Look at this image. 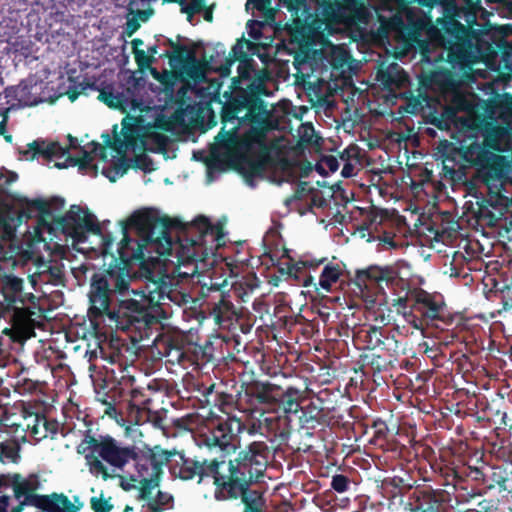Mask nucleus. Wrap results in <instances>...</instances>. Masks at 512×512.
Masks as SVG:
<instances>
[{
  "label": "nucleus",
  "mask_w": 512,
  "mask_h": 512,
  "mask_svg": "<svg viewBox=\"0 0 512 512\" xmlns=\"http://www.w3.org/2000/svg\"><path fill=\"white\" fill-rule=\"evenodd\" d=\"M145 289L132 290L140 299H124L130 291L131 276L123 269L114 270L111 267L95 272L90 279L88 298L90 320L108 319L116 327L125 331H139L148 334L152 325L159 323L163 300L180 304L185 295L177 291V283L167 273H158L146 269Z\"/></svg>",
  "instance_id": "1"
},
{
  "label": "nucleus",
  "mask_w": 512,
  "mask_h": 512,
  "mask_svg": "<svg viewBox=\"0 0 512 512\" xmlns=\"http://www.w3.org/2000/svg\"><path fill=\"white\" fill-rule=\"evenodd\" d=\"M238 62V75L232 78L230 92L224 94L226 101L221 108L223 127L216 139L228 141L239 127L249 126L244 142L263 146L267 135L279 127L275 106L265 100L272 95L266 84L268 76L255 69L252 58Z\"/></svg>",
  "instance_id": "2"
},
{
  "label": "nucleus",
  "mask_w": 512,
  "mask_h": 512,
  "mask_svg": "<svg viewBox=\"0 0 512 512\" xmlns=\"http://www.w3.org/2000/svg\"><path fill=\"white\" fill-rule=\"evenodd\" d=\"M393 5L384 3L392 12L389 17L379 15L380 30L393 33L407 48L427 50L428 42L422 36L436 31L448 22L476 24L480 0H392Z\"/></svg>",
  "instance_id": "3"
},
{
  "label": "nucleus",
  "mask_w": 512,
  "mask_h": 512,
  "mask_svg": "<svg viewBox=\"0 0 512 512\" xmlns=\"http://www.w3.org/2000/svg\"><path fill=\"white\" fill-rule=\"evenodd\" d=\"M476 24L448 22V27L439 28L436 31L424 34V41L428 42L427 50L422 53L427 57L430 45L442 48L447 53V62L450 69H436L427 77L431 87L440 93H454L465 83L473 80V65L484 63V57L489 54L483 53Z\"/></svg>",
  "instance_id": "4"
},
{
  "label": "nucleus",
  "mask_w": 512,
  "mask_h": 512,
  "mask_svg": "<svg viewBox=\"0 0 512 512\" xmlns=\"http://www.w3.org/2000/svg\"><path fill=\"white\" fill-rule=\"evenodd\" d=\"M182 227V221L177 218L159 217L151 211L135 212L127 221L121 222L123 238L118 244V257L109 267L123 269L130 275L129 268L137 261L142 269H146L144 249L147 247L158 256H172L175 250L172 228Z\"/></svg>",
  "instance_id": "5"
},
{
  "label": "nucleus",
  "mask_w": 512,
  "mask_h": 512,
  "mask_svg": "<svg viewBox=\"0 0 512 512\" xmlns=\"http://www.w3.org/2000/svg\"><path fill=\"white\" fill-rule=\"evenodd\" d=\"M439 152L442 156L444 175L452 180L461 179L467 167H475L477 175L487 189L503 188L507 175V162L504 156L499 155L492 147L486 144L485 139L479 142L478 138L459 146L444 141Z\"/></svg>",
  "instance_id": "6"
},
{
  "label": "nucleus",
  "mask_w": 512,
  "mask_h": 512,
  "mask_svg": "<svg viewBox=\"0 0 512 512\" xmlns=\"http://www.w3.org/2000/svg\"><path fill=\"white\" fill-rule=\"evenodd\" d=\"M182 228H172L177 232L174 241L179 264L194 262L214 263L215 248L224 237L221 224H212L205 216H198L191 225L182 222Z\"/></svg>",
  "instance_id": "7"
},
{
  "label": "nucleus",
  "mask_w": 512,
  "mask_h": 512,
  "mask_svg": "<svg viewBox=\"0 0 512 512\" xmlns=\"http://www.w3.org/2000/svg\"><path fill=\"white\" fill-rule=\"evenodd\" d=\"M271 457V448L264 441H253L240 450L234 459L218 458L219 474L217 486L228 485L231 491L259 482L266 472Z\"/></svg>",
  "instance_id": "8"
},
{
  "label": "nucleus",
  "mask_w": 512,
  "mask_h": 512,
  "mask_svg": "<svg viewBox=\"0 0 512 512\" xmlns=\"http://www.w3.org/2000/svg\"><path fill=\"white\" fill-rule=\"evenodd\" d=\"M480 112L472 122L479 127V136L497 152H512V95L495 93L482 101Z\"/></svg>",
  "instance_id": "9"
},
{
  "label": "nucleus",
  "mask_w": 512,
  "mask_h": 512,
  "mask_svg": "<svg viewBox=\"0 0 512 512\" xmlns=\"http://www.w3.org/2000/svg\"><path fill=\"white\" fill-rule=\"evenodd\" d=\"M77 452L84 455L91 474L107 480L112 477V474L109 473L104 463L115 469L123 470L131 462L134 445L124 446L110 435L95 437L90 434V431H87L77 447Z\"/></svg>",
  "instance_id": "10"
},
{
  "label": "nucleus",
  "mask_w": 512,
  "mask_h": 512,
  "mask_svg": "<svg viewBox=\"0 0 512 512\" xmlns=\"http://www.w3.org/2000/svg\"><path fill=\"white\" fill-rule=\"evenodd\" d=\"M301 391L295 387L284 390L269 381L252 380L242 384L241 403L244 411L252 416H263L266 412L283 406L286 412H297L300 405Z\"/></svg>",
  "instance_id": "11"
},
{
  "label": "nucleus",
  "mask_w": 512,
  "mask_h": 512,
  "mask_svg": "<svg viewBox=\"0 0 512 512\" xmlns=\"http://www.w3.org/2000/svg\"><path fill=\"white\" fill-rule=\"evenodd\" d=\"M82 156L76 157L69 154V148H64L59 142H47L42 138H38L27 144V149L19 150V154L23 155L27 160H34L42 157L47 162L54 159L64 158V161L55 162L54 166L58 169L77 166L80 172L94 170L97 172V166L93 164V156L81 148Z\"/></svg>",
  "instance_id": "12"
},
{
  "label": "nucleus",
  "mask_w": 512,
  "mask_h": 512,
  "mask_svg": "<svg viewBox=\"0 0 512 512\" xmlns=\"http://www.w3.org/2000/svg\"><path fill=\"white\" fill-rule=\"evenodd\" d=\"M477 34L483 53L489 55L484 57V64L492 67L498 64L499 77L508 84L512 81V43L505 40L501 32L491 24H478Z\"/></svg>",
  "instance_id": "13"
},
{
  "label": "nucleus",
  "mask_w": 512,
  "mask_h": 512,
  "mask_svg": "<svg viewBox=\"0 0 512 512\" xmlns=\"http://www.w3.org/2000/svg\"><path fill=\"white\" fill-rule=\"evenodd\" d=\"M168 456L167 449L158 445L145 449L134 446V455L131 457V461L134 463L136 475H133L131 480L139 482L141 497H148L149 489H155L160 485L163 466L167 465Z\"/></svg>",
  "instance_id": "14"
},
{
  "label": "nucleus",
  "mask_w": 512,
  "mask_h": 512,
  "mask_svg": "<svg viewBox=\"0 0 512 512\" xmlns=\"http://www.w3.org/2000/svg\"><path fill=\"white\" fill-rule=\"evenodd\" d=\"M169 454L167 467L174 477L189 481L197 478V483L203 482L207 478L213 479L215 489H217L216 477H220L218 458H191L187 457L183 451L167 450Z\"/></svg>",
  "instance_id": "15"
},
{
  "label": "nucleus",
  "mask_w": 512,
  "mask_h": 512,
  "mask_svg": "<svg viewBox=\"0 0 512 512\" xmlns=\"http://www.w3.org/2000/svg\"><path fill=\"white\" fill-rule=\"evenodd\" d=\"M57 229L70 237L74 243H83L87 240V233L101 234V227L97 219L88 209L79 205H72L69 211L54 220Z\"/></svg>",
  "instance_id": "16"
},
{
  "label": "nucleus",
  "mask_w": 512,
  "mask_h": 512,
  "mask_svg": "<svg viewBox=\"0 0 512 512\" xmlns=\"http://www.w3.org/2000/svg\"><path fill=\"white\" fill-rule=\"evenodd\" d=\"M22 421L11 427L15 436L22 442H27L29 435L36 443L50 437L54 439L59 430V423L54 419H48L45 414L34 412L31 408L23 407L21 410Z\"/></svg>",
  "instance_id": "17"
},
{
  "label": "nucleus",
  "mask_w": 512,
  "mask_h": 512,
  "mask_svg": "<svg viewBox=\"0 0 512 512\" xmlns=\"http://www.w3.org/2000/svg\"><path fill=\"white\" fill-rule=\"evenodd\" d=\"M242 426V421L236 417L212 420L199 434L200 443L207 446L209 449L219 448L222 451L234 450L236 448L234 440Z\"/></svg>",
  "instance_id": "18"
},
{
  "label": "nucleus",
  "mask_w": 512,
  "mask_h": 512,
  "mask_svg": "<svg viewBox=\"0 0 512 512\" xmlns=\"http://www.w3.org/2000/svg\"><path fill=\"white\" fill-rule=\"evenodd\" d=\"M316 13L326 25L347 24L364 14V0H313Z\"/></svg>",
  "instance_id": "19"
},
{
  "label": "nucleus",
  "mask_w": 512,
  "mask_h": 512,
  "mask_svg": "<svg viewBox=\"0 0 512 512\" xmlns=\"http://www.w3.org/2000/svg\"><path fill=\"white\" fill-rule=\"evenodd\" d=\"M449 501V492L430 485H417L409 494L407 505L412 512H446Z\"/></svg>",
  "instance_id": "20"
},
{
  "label": "nucleus",
  "mask_w": 512,
  "mask_h": 512,
  "mask_svg": "<svg viewBox=\"0 0 512 512\" xmlns=\"http://www.w3.org/2000/svg\"><path fill=\"white\" fill-rule=\"evenodd\" d=\"M354 282L359 288L367 287L368 282L375 283L382 288V283H385L395 293L408 287V283L400 277L398 270L392 266L371 265L366 269L357 270Z\"/></svg>",
  "instance_id": "21"
},
{
  "label": "nucleus",
  "mask_w": 512,
  "mask_h": 512,
  "mask_svg": "<svg viewBox=\"0 0 512 512\" xmlns=\"http://www.w3.org/2000/svg\"><path fill=\"white\" fill-rule=\"evenodd\" d=\"M502 188L487 189L486 197L477 201L475 215L479 220L486 221L489 225H496L505 217L512 205V199L501 193Z\"/></svg>",
  "instance_id": "22"
},
{
  "label": "nucleus",
  "mask_w": 512,
  "mask_h": 512,
  "mask_svg": "<svg viewBox=\"0 0 512 512\" xmlns=\"http://www.w3.org/2000/svg\"><path fill=\"white\" fill-rule=\"evenodd\" d=\"M251 486L240 487L234 491H231L228 485H219L217 489H214V498L217 501L236 500L241 498L244 509L243 512H267L266 511V499L264 493L257 489H251Z\"/></svg>",
  "instance_id": "23"
},
{
  "label": "nucleus",
  "mask_w": 512,
  "mask_h": 512,
  "mask_svg": "<svg viewBox=\"0 0 512 512\" xmlns=\"http://www.w3.org/2000/svg\"><path fill=\"white\" fill-rule=\"evenodd\" d=\"M14 496L16 499H27V498H37L39 499V503L37 504V508L40 510H55L56 506L52 502L53 498L59 495L58 493H51L48 495L37 494L36 492L39 490L41 483L38 475L30 474L28 477L23 478L19 474H15L12 483H11Z\"/></svg>",
  "instance_id": "24"
},
{
  "label": "nucleus",
  "mask_w": 512,
  "mask_h": 512,
  "mask_svg": "<svg viewBox=\"0 0 512 512\" xmlns=\"http://www.w3.org/2000/svg\"><path fill=\"white\" fill-rule=\"evenodd\" d=\"M452 94L453 96L451 98L449 106L453 107L458 114L459 112L465 113V115L461 116V129L478 133L479 127L476 125H472V122L477 117H481L480 111H482V101L476 102L475 100L468 98L465 94L460 93L458 91Z\"/></svg>",
  "instance_id": "25"
},
{
  "label": "nucleus",
  "mask_w": 512,
  "mask_h": 512,
  "mask_svg": "<svg viewBox=\"0 0 512 512\" xmlns=\"http://www.w3.org/2000/svg\"><path fill=\"white\" fill-rule=\"evenodd\" d=\"M199 392L201 394L200 401L203 404L218 407L221 412L231 417L230 414L235 410L238 403L234 395L223 391H216L215 384L203 385Z\"/></svg>",
  "instance_id": "26"
},
{
  "label": "nucleus",
  "mask_w": 512,
  "mask_h": 512,
  "mask_svg": "<svg viewBox=\"0 0 512 512\" xmlns=\"http://www.w3.org/2000/svg\"><path fill=\"white\" fill-rule=\"evenodd\" d=\"M488 490L497 489L499 493H506L512 499V462L488 467Z\"/></svg>",
  "instance_id": "27"
},
{
  "label": "nucleus",
  "mask_w": 512,
  "mask_h": 512,
  "mask_svg": "<svg viewBox=\"0 0 512 512\" xmlns=\"http://www.w3.org/2000/svg\"><path fill=\"white\" fill-rule=\"evenodd\" d=\"M23 280L13 275H6L1 280L0 287V308H14L15 304L24 305Z\"/></svg>",
  "instance_id": "28"
},
{
  "label": "nucleus",
  "mask_w": 512,
  "mask_h": 512,
  "mask_svg": "<svg viewBox=\"0 0 512 512\" xmlns=\"http://www.w3.org/2000/svg\"><path fill=\"white\" fill-rule=\"evenodd\" d=\"M414 302L410 308L420 313L424 318L435 320L443 309L442 305L435 301L434 297L423 289L413 290Z\"/></svg>",
  "instance_id": "29"
},
{
  "label": "nucleus",
  "mask_w": 512,
  "mask_h": 512,
  "mask_svg": "<svg viewBox=\"0 0 512 512\" xmlns=\"http://www.w3.org/2000/svg\"><path fill=\"white\" fill-rule=\"evenodd\" d=\"M362 365L369 367L373 373H381L388 371L393 367L396 360L395 353L392 352L390 347H383L378 352H366L360 356Z\"/></svg>",
  "instance_id": "30"
},
{
  "label": "nucleus",
  "mask_w": 512,
  "mask_h": 512,
  "mask_svg": "<svg viewBox=\"0 0 512 512\" xmlns=\"http://www.w3.org/2000/svg\"><path fill=\"white\" fill-rule=\"evenodd\" d=\"M210 315L220 328H230L237 316L236 309L230 300V295L220 294V299L211 306Z\"/></svg>",
  "instance_id": "31"
},
{
  "label": "nucleus",
  "mask_w": 512,
  "mask_h": 512,
  "mask_svg": "<svg viewBox=\"0 0 512 512\" xmlns=\"http://www.w3.org/2000/svg\"><path fill=\"white\" fill-rule=\"evenodd\" d=\"M154 489H149L148 497H141V488L138 490V500H143L142 512H165L174 508V496L165 491L158 490L153 496Z\"/></svg>",
  "instance_id": "32"
},
{
  "label": "nucleus",
  "mask_w": 512,
  "mask_h": 512,
  "mask_svg": "<svg viewBox=\"0 0 512 512\" xmlns=\"http://www.w3.org/2000/svg\"><path fill=\"white\" fill-rule=\"evenodd\" d=\"M175 65H180L183 68L184 74L194 82H201L206 78V66L208 64L207 62L199 61L192 48Z\"/></svg>",
  "instance_id": "33"
},
{
  "label": "nucleus",
  "mask_w": 512,
  "mask_h": 512,
  "mask_svg": "<svg viewBox=\"0 0 512 512\" xmlns=\"http://www.w3.org/2000/svg\"><path fill=\"white\" fill-rule=\"evenodd\" d=\"M359 337L365 344L367 352L380 350L383 347H390L391 342L396 345V341L389 336L384 335V331L381 327L369 326L368 329H362L359 333Z\"/></svg>",
  "instance_id": "34"
},
{
  "label": "nucleus",
  "mask_w": 512,
  "mask_h": 512,
  "mask_svg": "<svg viewBox=\"0 0 512 512\" xmlns=\"http://www.w3.org/2000/svg\"><path fill=\"white\" fill-rule=\"evenodd\" d=\"M153 345L158 353L169 358L170 362L180 361L184 356L179 341L170 335H158L154 339Z\"/></svg>",
  "instance_id": "35"
},
{
  "label": "nucleus",
  "mask_w": 512,
  "mask_h": 512,
  "mask_svg": "<svg viewBox=\"0 0 512 512\" xmlns=\"http://www.w3.org/2000/svg\"><path fill=\"white\" fill-rule=\"evenodd\" d=\"M249 40L241 38L237 40L236 44L232 47L229 57L223 65L220 66L219 72L222 76H227L230 73V68L235 61L247 60L251 57L247 54L246 48L251 46Z\"/></svg>",
  "instance_id": "36"
},
{
  "label": "nucleus",
  "mask_w": 512,
  "mask_h": 512,
  "mask_svg": "<svg viewBox=\"0 0 512 512\" xmlns=\"http://www.w3.org/2000/svg\"><path fill=\"white\" fill-rule=\"evenodd\" d=\"M123 139L116 137L114 141L111 140L109 134H104V142L107 146L117 152H122L124 148L134 147L137 142V134L133 126H127L123 122Z\"/></svg>",
  "instance_id": "37"
},
{
  "label": "nucleus",
  "mask_w": 512,
  "mask_h": 512,
  "mask_svg": "<svg viewBox=\"0 0 512 512\" xmlns=\"http://www.w3.org/2000/svg\"><path fill=\"white\" fill-rule=\"evenodd\" d=\"M470 465L462 464L454 467L445 468L446 484H453L454 488L467 490L465 483L470 480V473H468Z\"/></svg>",
  "instance_id": "38"
},
{
  "label": "nucleus",
  "mask_w": 512,
  "mask_h": 512,
  "mask_svg": "<svg viewBox=\"0 0 512 512\" xmlns=\"http://www.w3.org/2000/svg\"><path fill=\"white\" fill-rule=\"evenodd\" d=\"M382 490L387 498H396L406 491L413 489V485L407 483L402 477L394 476L382 481Z\"/></svg>",
  "instance_id": "39"
},
{
  "label": "nucleus",
  "mask_w": 512,
  "mask_h": 512,
  "mask_svg": "<svg viewBox=\"0 0 512 512\" xmlns=\"http://www.w3.org/2000/svg\"><path fill=\"white\" fill-rule=\"evenodd\" d=\"M470 473V480L474 481L477 485L481 487L471 488V492H468L470 497L480 496L487 492L488 488V467H474L470 466L468 471Z\"/></svg>",
  "instance_id": "40"
},
{
  "label": "nucleus",
  "mask_w": 512,
  "mask_h": 512,
  "mask_svg": "<svg viewBox=\"0 0 512 512\" xmlns=\"http://www.w3.org/2000/svg\"><path fill=\"white\" fill-rule=\"evenodd\" d=\"M342 275V269L337 263H328L324 266L320 277L318 286L326 292H330L332 285L336 283Z\"/></svg>",
  "instance_id": "41"
},
{
  "label": "nucleus",
  "mask_w": 512,
  "mask_h": 512,
  "mask_svg": "<svg viewBox=\"0 0 512 512\" xmlns=\"http://www.w3.org/2000/svg\"><path fill=\"white\" fill-rule=\"evenodd\" d=\"M131 399L128 404L130 416L133 412L139 414L141 412H150L152 400L145 394L142 389L133 388L130 393Z\"/></svg>",
  "instance_id": "42"
},
{
  "label": "nucleus",
  "mask_w": 512,
  "mask_h": 512,
  "mask_svg": "<svg viewBox=\"0 0 512 512\" xmlns=\"http://www.w3.org/2000/svg\"><path fill=\"white\" fill-rule=\"evenodd\" d=\"M489 452L502 463L512 462V443L506 438L489 443Z\"/></svg>",
  "instance_id": "43"
},
{
  "label": "nucleus",
  "mask_w": 512,
  "mask_h": 512,
  "mask_svg": "<svg viewBox=\"0 0 512 512\" xmlns=\"http://www.w3.org/2000/svg\"><path fill=\"white\" fill-rule=\"evenodd\" d=\"M279 2L291 13L294 21H300L301 18L307 19L311 15L307 0H279Z\"/></svg>",
  "instance_id": "44"
},
{
  "label": "nucleus",
  "mask_w": 512,
  "mask_h": 512,
  "mask_svg": "<svg viewBox=\"0 0 512 512\" xmlns=\"http://www.w3.org/2000/svg\"><path fill=\"white\" fill-rule=\"evenodd\" d=\"M440 114L443 115V117L453 126V129L457 130L458 132L462 133L465 137H467L468 143L478 138L479 133H474L461 129L460 121L462 120V117L459 116V114L455 111L453 107H450L449 105L445 106Z\"/></svg>",
  "instance_id": "45"
},
{
  "label": "nucleus",
  "mask_w": 512,
  "mask_h": 512,
  "mask_svg": "<svg viewBox=\"0 0 512 512\" xmlns=\"http://www.w3.org/2000/svg\"><path fill=\"white\" fill-rule=\"evenodd\" d=\"M0 312L3 314H10V320L14 327L24 326L30 321L32 316V312L29 308L24 305L19 306L18 304H15L14 308H0Z\"/></svg>",
  "instance_id": "46"
},
{
  "label": "nucleus",
  "mask_w": 512,
  "mask_h": 512,
  "mask_svg": "<svg viewBox=\"0 0 512 512\" xmlns=\"http://www.w3.org/2000/svg\"><path fill=\"white\" fill-rule=\"evenodd\" d=\"M34 211H38L42 217L51 215L50 204L46 200L40 199V198H36V199H32V200L26 199L25 207L23 209V214L27 218H31L32 213Z\"/></svg>",
  "instance_id": "47"
},
{
  "label": "nucleus",
  "mask_w": 512,
  "mask_h": 512,
  "mask_svg": "<svg viewBox=\"0 0 512 512\" xmlns=\"http://www.w3.org/2000/svg\"><path fill=\"white\" fill-rule=\"evenodd\" d=\"M20 446L17 442H0V462L8 460L17 463L20 458Z\"/></svg>",
  "instance_id": "48"
},
{
  "label": "nucleus",
  "mask_w": 512,
  "mask_h": 512,
  "mask_svg": "<svg viewBox=\"0 0 512 512\" xmlns=\"http://www.w3.org/2000/svg\"><path fill=\"white\" fill-rule=\"evenodd\" d=\"M304 421L315 422L320 424L323 418V407L315 402H310L308 405L302 408Z\"/></svg>",
  "instance_id": "49"
},
{
  "label": "nucleus",
  "mask_w": 512,
  "mask_h": 512,
  "mask_svg": "<svg viewBox=\"0 0 512 512\" xmlns=\"http://www.w3.org/2000/svg\"><path fill=\"white\" fill-rule=\"evenodd\" d=\"M168 46L173 48V53L166 51L161 57L169 58L171 66L181 59L191 48L187 46L176 44L172 39H167L165 42Z\"/></svg>",
  "instance_id": "50"
},
{
  "label": "nucleus",
  "mask_w": 512,
  "mask_h": 512,
  "mask_svg": "<svg viewBox=\"0 0 512 512\" xmlns=\"http://www.w3.org/2000/svg\"><path fill=\"white\" fill-rule=\"evenodd\" d=\"M90 507L94 512H110L114 508V505L112 498H105L104 493L101 492L100 496L90 498Z\"/></svg>",
  "instance_id": "51"
},
{
  "label": "nucleus",
  "mask_w": 512,
  "mask_h": 512,
  "mask_svg": "<svg viewBox=\"0 0 512 512\" xmlns=\"http://www.w3.org/2000/svg\"><path fill=\"white\" fill-rule=\"evenodd\" d=\"M181 12L187 15L188 21H191L195 14L202 12L205 9V0H191L190 4L186 2L179 4Z\"/></svg>",
  "instance_id": "52"
},
{
  "label": "nucleus",
  "mask_w": 512,
  "mask_h": 512,
  "mask_svg": "<svg viewBox=\"0 0 512 512\" xmlns=\"http://www.w3.org/2000/svg\"><path fill=\"white\" fill-rule=\"evenodd\" d=\"M181 12L187 15L188 21H191L195 14L202 12L205 9V0H191L190 4L186 2L179 4Z\"/></svg>",
  "instance_id": "53"
},
{
  "label": "nucleus",
  "mask_w": 512,
  "mask_h": 512,
  "mask_svg": "<svg viewBox=\"0 0 512 512\" xmlns=\"http://www.w3.org/2000/svg\"><path fill=\"white\" fill-rule=\"evenodd\" d=\"M330 485L334 491H336L338 493H344L349 490L350 485H351V480L346 475L335 474L332 476Z\"/></svg>",
  "instance_id": "54"
},
{
  "label": "nucleus",
  "mask_w": 512,
  "mask_h": 512,
  "mask_svg": "<svg viewBox=\"0 0 512 512\" xmlns=\"http://www.w3.org/2000/svg\"><path fill=\"white\" fill-rule=\"evenodd\" d=\"M154 162L147 154L142 153L136 155L133 159V167L140 169L144 172H151L154 170Z\"/></svg>",
  "instance_id": "55"
},
{
  "label": "nucleus",
  "mask_w": 512,
  "mask_h": 512,
  "mask_svg": "<svg viewBox=\"0 0 512 512\" xmlns=\"http://www.w3.org/2000/svg\"><path fill=\"white\" fill-rule=\"evenodd\" d=\"M98 99L110 108H117L121 105L119 96L115 95L112 91L101 90Z\"/></svg>",
  "instance_id": "56"
},
{
  "label": "nucleus",
  "mask_w": 512,
  "mask_h": 512,
  "mask_svg": "<svg viewBox=\"0 0 512 512\" xmlns=\"http://www.w3.org/2000/svg\"><path fill=\"white\" fill-rule=\"evenodd\" d=\"M414 302L413 291L407 292L404 296H399L397 299H394L393 306L398 309V311L402 310L403 314L407 313V309L410 308L411 304Z\"/></svg>",
  "instance_id": "57"
},
{
  "label": "nucleus",
  "mask_w": 512,
  "mask_h": 512,
  "mask_svg": "<svg viewBox=\"0 0 512 512\" xmlns=\"http://www.w3.org/2000/svg\"><path fill=\"white\" fill-rule=\"evenodd\" d=\"M372 428L374 429V439L376 442L386 439L389 430L385 421L381 419L374 420Z\"/></svg>",
  "instance_id": "58"
},
{
  "label": "nucleus",
  "mask_w": 512,
  "mask_h": 512,
  "mask_svg": "<svg viewBox=\"0 0 512 512\" xmlns=\"http://www.w3.org/2000/svg\"><path fill=\"white\" fill-rule=\"evenodd\" d=\"M134 58L139 69L149 68L155 62V57L148 55L144 50L134 51Z\"/></svg>",
  "instance_id": "59"
},
{
  "label": "nucleus",
  "mask_w": 512,
  "mask_h": 512,
  "mask_svg": "<svg viewBox=\"0 0 512 512\" xmlns=\"http://www.w3.org/2000/svg\"><path fill=\"white\" fill-rule=\"evenodd\" d=\"M429 123L440 130L449 131L453 129V126L441 114L432 115Z\"/></svg>",
  "instance_id": "60"
},
{
  "label": "nucleus",
  "mask_w": 512,
  "mask_h": 512,
  "mask_svg": "<svg viewBox=\"0 0 512 512\" xmlns=\"http://www.w3.org/2000/svg\"><path fill=\"white\" fill-rule=\"evenodd\" d=\"M264 164L261 161L251 160L247 162L246 172L249 176H258L262 174Z\"/></svg>",
  "instance_id": "61"
},
{
  "label": "nucleus",
  "mask_w": 512,
  "mask_h": 512,
  "mask_svg": "<svg viewBox=\"0 0 512 512\" xmlns=\"http://www.w3.org/2000/svg\"><path fill=\"white\" fill-rule=\"evenodd\" d=\"M413 312H415V310H412L410 308V310L404 314V317L406 319V321L411 324L414 328L416 329H419V330H424V321L422 318L416 316Z\"/></svg>",
  "instance_id": "62"
},
{
  "label": "nucleus",
  "mask_w": 512,
  "mask_h": 512,
  "mask_svg": "<svg viewBox=\"0 0 512 512\" xmlns=\"http://www.w3.org/2000/svg\"><path fill=\"white\" fill-rule=\"evenodd\" d=\"M251 4L256 10L265 12L270 10L271 0H247L246 8L248 9Z\"/></svg>",
  "instance_id": "63"
},
{
  "label": "nucleus",
  "mask_w": 512,
  "mask_h": 512,
  "mask_svg": "<svg viewBox=\"0 0 512 512\" xmlns=\"http://www.w3.org/2000/svg\"><path fill=\"white\" fill-rule=\"evenodd\" d=\"M139 28H140V22L138 21V19L135 17L129 18L126 21L124 33L128 37H131Z\"/></svg>",
  "instance_id": "64"
}]
</instances>
